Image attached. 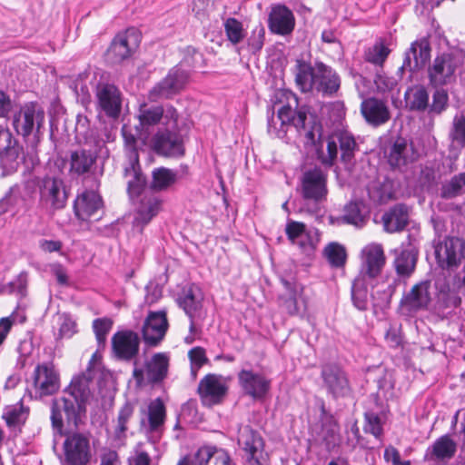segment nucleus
<instances>
[{
	"label": "nucleus",
	"instance_id": "obj_1",
	"mask_svg": "<svg viewBox=\"0 0 465 465\" xmlns=\"http://www.w3.org/2000/svg\"><path fill=\"white\" fill-rule=\"evenodd\" d=\"M90 380L84 375L74 377L64 394L53 401L51 407L52 427L62 435L64 422L70 428H77L85 413V402L90 395Z\"/></svg>",
	"mask_w": 465,
	"mask_h": 465
},
{
	"label": "nucleus",
	"instance_id": "obj_2",
	"mask_svg": "<svg viewBox=\"0 0 465 465\" xmlns=\"http://www.w3.org/2000/svg\"><path fill=\"white\" fill-rule=\"evenodd\" d=\"M127 193L134 205V226L141 231L163 210V201L154 192L146 188V180L133 162L124 168Z\"/></svg>",
	"mask_w": 465,
	"mask_h": 465
},
{
	"label": "nucleus",
	"instance_id": "obj_3",
	"mask_svg": "<svg viewBox=\"0 0 465 465\" xmlns=\"http://www.w3.org/2000/svg\"><path fill=\"white\" fill-rule=\"evenodd\" d=\"M295 82L303 93L316 91L323 95H333L341 86V78L338 73L320 61H316L312 64L297 60Z\"/></svg>",
	"mask_w": 465,
	"mask_h": 465
},
{
	"label": "nucleus",
	"instance_id": "obj_4",
	"mask_svg": "<svg viewBox=\"0 0 465 465\" xmlns=\"http://www.w3.org/2000/svg\"><path fill=\"white\" fill-rule=\"evenodd\" d=\"M278 119L281 121L282 128L276 131V135L283 138L287 129L283 127H293L300 136L305 138L306 144H316L317 142L322 143L321 127L313 123L312 125L306 124V113L300 110L294 112L291 105H284L278 111Z\"/></svg>",
	"mask_w": 465,
	"mask_h": 465
},
{
	"label": "nucleus",
	"instance_id": "obj_5",
	"mask_svg": "<svg viewBox=\"0 0 465 465\" xmlns=\"http://www.w3.org/2000/svg\"><path fill=\"white\" fill-rule=\"evenodd\" d=\"M462 64L460 57L451 53L437 55L428 67L430 84L434 88L448 86L457 80V71Z\"/></svg>",
	"mask_w": 465,
	"mask_h": 465
},
{
	"label": "nucleus",
	"instance_id": "obj_6",
	"mask_svg": "<svg viewBox=\"0 0 465 465\" xmlns=\"http://www.w3.org/2000/svg\"><path fill=\"white\" fill-rule=\"evenodd\" d=\"M38 207L44 212L54 214L65 207L68 193L62 179L45 177L38 182Z\"/></svg>",
	"mask_w": 465,
	"mask_h": 465
},
{
	"label": "nucleus",
	"instance_id": "obj_7",
	"mask_svg": "<svg viewBox=\"0 0 465 465\" xmlns=\"http://www.w3.org/2000/svg\"><path fill=\"white\" fill-rule=\"evenodd\" d=\"M338 143L341 150V159L349 163L354 158L358 145L353 135L348 132H340L326 140V151L318 148V156L321 162L326 165H331L338 154Z\"/></svg>",
	"mask_w": 465,
	"mask_h": 465
},
{
	"label": "nucleus",
	"instance_id": "obj_8",
	"mask_svg": "<svg viewBox=\"0 0 465 465\" xmlns=\"http://www.w3.org/2000/svg\"><path fill=\"white\" fill-rule=\"evenodd\" d=\"M178 112L172 105H148L142 104L138 111V119L143 128H149L157 124L164 127L175 129L178 121Z\"/></svg>",
	"mask_w": 465,
	"mask_h": 465
},
{
	"label": "nucleus",
	"instance_id": "obj_9",
	"mask_svg": "<svg viewBox=\"0 0 465 465\" xmlns=\"http://www.w3.org/2000/svg\"><path fill=\"white\" fill-rule=\"evenodd\" d=\"M44 122V110L36 104L29 103L14 114L12 124L18 134L26 137L35 131L38 133Z\"/></svg>",
	"mask_w": 465,
	"mask_h": 465
},
{
	"label": "nucleus",
	"instance_id": "obj_10",
	"mask_svg": "<svg viewBox=\"0 0 465 465\" xmlns=\"http://www.w3.org/2000/svg\"><path fill=\"white\" fill-rule=\"evenodd\" d=\"M189 80L188 71L180 66L172 68L167 75L160 81L149 93L150 99H168L180 93Z\"/></svg>",
	"mask_w": 465,
	"mask_h": 465
},
{
	"label": "nucleus",
	"instance_id": "obj_11",
	"mask_svg": "<svg viewBox=\"0 0 465 465\" xmlns=\"http://www.w3.org/2000/svg\"><path fill=\"white\" fill-rule=\"evenodd\" d=\"M170 359L167 354L163 352L155 353L145 363V368L134 369V378L139 385L145 381L150 384H159L168 375Z\"/></svg>",
	"mask_w": 465,
	"mask_h": 465
},
{
	"label": "nucleus",
	"instance_id": "obj_12",
	"mask_svg": "<svg viewBox=\"0 0 465 465\" xmlns=\"http://www.w3.org/2000/svg\"><path fill=\"white\" fill-rule=\"evenodd\" d=\"M323 388L333 399L345 398L351 392L346 372L338 365L326 364L321 373Z\"/></svg>",
	"mask_w": 465,
	"mask_h": 465
},
{
	"label": "nucleus",
	"instance_id": "obj_13",
	"mask_svg": "<svg viewBox=\"0 0 465 465\" xmlns=\"http://www.w3.org/2000/svg\"><path fill=\"white\" fill-rule=\"evenodd\" d=\"M435 256L442 269L457 268L465 257V242L458 237L446 238L436 245Z\"/></svg>",
	"mask_w": 465,
	"mask_h": 465
},
{
	"label": "nucleus",
	"instance_id": "obj_14",
	"mask_svg": "<svg viewBox=\"0 0 465 465\" xmlns=\"http://www.w3.org/2000/svg\"><path fill=\"white\" fill-rule=\"evenodd\" d=\"M327 175L320 169L314 168L305 172L302 179V193L304 199L320 203L326 199Z\"/></svg>",
	"mask_w": 465,
	"mask_h": 465
},
{
	"label": "nucleus",
	"instance_id": "obj_15",
	"mask_svg": "<svg viewBox=\"0 0 465 465\" xmlns=\"http://www.w3.org/2000/svg\"><path fill=\"white\" fill-rule=\"evenodd\" d=\"M238 382L244 394L253 400H262L271 390V380L252 370H242L238 373Z\"/></svg>",
	"mask_w": 465,
	"mask_h": 465
},
{
	"label": "nucleus",
	"instance_id": "obj_16",
	"mask_svg": "<svg viewBox=\"0 0 465 465\" xmlns=\"http://www.w3.org/2000/svg\"><path fill=\"white\" fill-rule=\"evenodd\" d=\"M285 233L292 244L308 253L315 249L319 242L318 231L308 230L306 225L301 222L289 221L285 226Z\"/></svg>",
	"mask_w": 465,
	"mask_h": 465
},
{
	"label": "nucleus",
	"instance_id": "obj_17",
	"mask_svg": "<svg viewBox=\"0 0 465 465\" xmlns=\"http://www.w3.org/2000/svg\"><path fill=\"white\" fill-rule=\"evenodd\" d=\"M153 146L158 153L165 156L183 155V140L178 132V124L175 129L165 127L164 131H159L153 137Z\"/></svg>",
	"mask_w": 465,
	"mask_h": 465
},
{
	"label": "nucleus",
	"instance_id": "obj_18",
	"mask_svg": "<svg viewBox=\"0 0 465 465\" xmlns=\"http://www.w3.org/2000/svg\"><path fill=\"white\" fill-rule=\"evenodd\" d=\"M0 160L2 164L9 169L17 168L24 160L23 148L9 129L4 125H0Z\"/></svg>",
	"mask_w": 465,
	"mask_h": 465
},
{
	"label": "nucleus",
	"instance_id": "obj_19",
	"mask_svg": "<svg viewBox=\"0 0 465 465\" xmlns=\"http://www.w3.org/2000/svg\"><path fill=\"white\" fill-rule=\"evenodd\" d=\"M65 460L69 465H85L91 458L89 440L79 433L68 436L64 443Z\"/></svg>",
	"mask_w": 465,
	"mask_h": 465
},
{
	"label": "nucleus",
	"instance_id": "obj_20",
	"mask_svg": "<svg viewBox=\"0 0 465 465\" xmlns=\"http://www.w3.org/2000/svg\"><path fill=\"white\" fill-rule=\"evenodd\" d=\"M268 27L274 35L282 36L291 35L295 27V16L292 11L285 5H272L268 15Z\"/></svg>",
	"mask_w": 465,
	"mask_h": 465
},
{
	"label": "nucleus",
	"instance_id": "obj_21",
	"mask_svg": "<svg viewBox=\"0 0 465 465\" xmlns=\"http://www.w3.org/2000/svg\"><path fill=\"white\" fill-rule=\"evenodd\" d=\"M140 338L133 331H120L112 337V349L114 356L123 361H131L139 352Z\"/></svg>",
	"mask_w": 465,
	"mask_h": 465
},
{
	"label": "nucleus",
	"instance_id": "obj_22",
	"mask_svg": "<svg viewBox=\"0 0 465 465\" xmlns=\"http://www.w3.org/2000/svg\"><path fill=\"white\" fill-rule=\"evenodd\" d=\"M361 276L369 279L376 278L385 265V254L381 244L371 242L361 251Z\"/></svg>",
	"mask_w": 465,
	"mask_h": 465
},
{
	"label": "nucleus",
	"instance_id": "obj_23",
	"mask_svg": "<svg viewBox=\"0 0 465 465\" xmlns=\"http://www.w3.org/2000/svg\"><path fill=\"white\" fill-rule=\"evenodd\" d=\"M34 387L39 397L52 395L59 390V375L53 365L36 366L34 371Z\"/></svg>",
	"mask_w": 465,
	"mask_h": 465
},
{
	"label": "nucleus",
	"instance_id": "obj_24",
	"mask_svg": "<svg viewBox=\"0 0 465 465\" xmlns=\"http://www.w3.org/2000/svg\"><path fill=\"white\" fill-rule=\"evenodd\" d=\"M98 105L109 117L119 115L122 106V98L119 89L112 84L100 83L95 93Z\"/></svg>",
	"mask_w": 465,
	"mask_h": 465
},
{
	"label": "nucleus",
	"instance_id": "obj_25",
	"mask_svg": "<svg viewBox=\"0 0 465 465\" xmlns=\"http://www.w3.org/2000/svg\"><path fill=\"white\" fill-rule=\"evenodd\" d=\"M227 392V386L222 377L215 374L206 375L199 383L198 393L203 403L213 406L220 403Z\"/></svg>",
	"mask_w": 465,
	"mask_h": 465
},
{
	"label": "nucleus",
	"instance_id": "obj_26",
	"mask_svg": "<svg viewBox=\"0 0 465 465\" xmlns=\"http://www.w3.org/2000/svg\"><path fill=\"white\" fill-rule=\"evenodd\" d=\"M178 303L190 318V333L193 334L196 331L194 320L200 316L203 307V294L201 289L193 284L187 289H184L182 295L178 298Z\"/></svg>",
	"mask_w": 465,
	"mask_h": 465
},
{
	"label": "nucleus",
	"instance_id": "obj_27",
	"mask_svg": "<svg viewBox=\"0 0 465 465\" xmlns=\"http://www.w3.org/2000/svg\"><path fill=\"white\" fill-rule=\"evenodd\" d=\"M168 328L163 311L150 312L143 326V338L146 344L156 346L164 337Z\"/></svg>",
	"mask_w": 465,
	"mask_h": 465
},
{
	"label": "nucleus",
	"instance_id": "obj_28",
	"mask_svg": "<svg viewBox=\"0 0 465 465\" xmlns=\"http://www.w3.org/2000/svg\"><path fill=\"white\" fill-rule=\"evenodd\" d=\"M103 205L102 197L96 191L84 190L74 200V210L78 219L88 221L99 213Z\"/></svg>",
	"mask_w": 465,
	"mask_h": 465
},
{
	"label": "nucleus",
	"instance_id": "obj_29",
	"mask_svg": "<svg viewBox=\"0 0 465 465\" xmlns=\"http://www.w3.org/2000/svg\"><path fill=\"white\" fill-rule=\"evenodd\" d=\"M361 112L365 121L374 127L382 125L391 119L387 103L374 97L364 99L361 102Z\"/></svg>",
	"mask_w": 465,
	"mask_h": 465
},
{
	"label": "nucleus",
	"instance_id": "obj_30",
	"mask_svg": "<svg viewBox=\"0 0 465 465\" xmlns=\"http://www.w3.org/2000/svg\"><path fill=\"white\" fill-rule=\"evenodd\" d=\"M213 457L221 465H235L227 451L213 446L200 448L193 456L183 458L177 465H208Z\"/></svg>",
	"mask_w": 465,
	"mask_h": 465
},
{
	"label": "nucleus",
	"instance_id": "obj_31",
	"mask_svg": "<svg viewBox=\"0 0 465 465\" xmlns=\"http://www.w3.org/2000/svg\"><path fill=\"white\" fill-rule=\"evenodd\" d=\"M97 153L90 150L77 149L70 153L69 174L80 176L91 173L95 167Z\"/></svg>",
	"mask_w": 465,
	"mask_h": 465
},
{
	"label": "nucleus",
	"instance_id": "obj_32",
	"mask_svg": "<svg viewBox=\"0 0 465 465\" xmlns=\"http://www.w3.org/2000/svg\"><path fill=\"white\" fill-rule=\"evenodd\" d=\"M237 442L245 458L264 452L263 439L249 425L239 428Z\"/></svg>",
	"mask_w": 465,
	"mask_h": 465
},
{
	"label": "nucleus",
	"instance_id": "obj_33",
	"mask_svg": "<svg viewBox=\"0 0 465 465\" xmlns=\"http://www.w3.org/2000/svg\"><path fill=\"white\" fill-rule=\"evenodd\" d=\"M430 282H420L415 284L401 299V306L409 312H416L428 306L430 297Z\"/></svg>",
	"mask_w": 465,
	"mask_h": 465
},
{
	"label": "nucleus",
	"instance_id": "obj_34",
	"mask_svg": "<svg viewBox=\"0 0 465 465\" xmlns=\"http://www.w3.org/2000/svg\"><path fill=\"white\" fill-rule=\"evenodd\" d=\"M430 56V48L422 42L415 41L406 51L402 65L399 68L400 77L405 70L411 72L417 70L420 66L425 64Z\"/></svg>",
	"mask_w": 465,
	"mask_h": 465
},
{
	"label": "nucleus",
	"instance_id": "obj_35",
	"mask_svg": "<svg viewBox=\"0 0 465 465\" xmlns=\"http://www.w3.org/2000/svg\"><path fill=\"white\" fill-rule=\"evenodd\" d=\"M128 33L117 35L106 53V59L112 64H120L129 58L135 48V43L131 42Z\"/></svg>",
	"mask_w": 465,
	"mask_h": 465
},
{
	"label": "nucleus",
	"instance_id": "obj_36",
	"mask_svg": "<svg viewBox=\"0 0 465 465\" xmlns=\"http://www.w3.org/2000/svg\"><path fill=\"white\" fill-rule=\"evenodd\" d=\"M417 157L418 154L412 144L403 138H398L391 149L389 163L392 167L400 168L409 163H412Z\"/></svg>",
	"mask_w": 465,
	"mask_h": 465
},
{
	"label": "nucleus",
	"instance_id": "obj_37",
	"mask_svg": "<svg viewBox=\"0 0 465 465\" xmlns=\"http://www.w3.org/2000/svg\"><path fill=\"white\" fill-rule=\"evenodd\" d=\"M408 220V208L403 204L395 205L382 215L383 227L388 232L403 230Z\"/></svg>",
	"mask_w": 465,
	"mask_h": 465
},
{
	"label": "nucleus",
	"instance_id": "obj_38",
	"mask_svg": "<svg viewBox=\"0 0 465 465\" xmlns=\"http://www.w3.org/2000/svg\"><path fill=\"white\" fill-rule=\"evenodd\" d=\"M341 219L345 223L362 228L369 220V213L363 203L351 202L345 205Z\"/></svg>",
	"mask_w": 465,
	"mask_h": 465
},
{
	"label": "nucleus",
	"instance_id": "obj_39",
	"mask_svg": "<svg viewBox=\"0 0 465 465\" xmlns=\"http://www.w3.org/2000/svg\"><path fill=\"white\" fill-rule=\"evenodd\" d=\"M406 106L411 111L423 112L429 108V94L422 85H414L405 92Z\"/></svg>",
	"mask_w": 465,
	"mask_h": 465
},
{
	"label": "nucleus",
	"instance_id": "obj_40",
	"mask_svg": "<svg viewBox=\"0 0 465 465\" xmlns=\"http://www.w3.org/2000/svg\"><path fill=\"white\" fill-rule=\"evenodd\" d=\"M165 418L166 410L163 401L160 398L152 401L147 410L148 430L159 431L164 424Z\"/></svg>",
	"mask_w": 465,
	"mask_h": 465
},
{
	"label": "nucleus",
	"instance_id": "obj_41",
	"mask_svg": "<svg viewBox=\"0 0 465 465\" xmlns=\"http://www.w3.org/2000/svg\"><path fill=\"white\" fill-rule=\"evenodd\" d=\"M321 438L328 451L334 450L340 444V428L333 417L330 416L324 419Z\"/></svg>",
	"mask_w": 465,
	"mask_h": 465
},
{
	"label": "nucleus",
	"instance_id": "obj_42",
	"mask_svg": "<svg viewBox=\"0 0 465 465\" xmlns=\"http://www.w3.org/2000/svg\"><path fill=\"white\" fill-rule=\"evenodd\" d=\"M455 451L456 445L454 441L448 435H445L438 439L431 449L427 450L425 458L428 460H442L452 457Z\"/></svg>",
	"mask_w": 465,
	"mask_h": 465
},
{
	"label": "nucleus",
	"instance_id": "obj_43",
	"mask_svg": "<svg viewBox=\"0 0 465 465\" xmlns=\"http://www.w3.org/2000/svg\"><path fill=\"white\" fill-rule=\"evenodd\" d=\"M177 181V172L165 168H155L152 172V182L150 190L164 191L174 184Z\"/></svg>",
	"mask_w": 465,
	"mask_h": 465
},
{
	"label": "nucleus",
	"instance_id": "obj_44",
	"mask_svg": "<svg viewBox=\"0 0 465 465\" xmlns=\"http://www.w3.org/2000/svg\"><path fill=\"white\" fill-rule=\"evenodd\" d=\"M465 193V172L452 176L445 181L440 189V197L453 199Z\"/></svg>",
	"mask_w": 465,
	"mask_h": 465
},
{
	"label": "nucleus",
	"instance_id": "obj_45",
	"mask_svg": "<svg viewBox=\"0 0 465 465\" xmlns=\"http://www.w3.org/2000/svg\"><path fill=\"white\" fill-rule=\"evenodd\" d=\"M368 287L367 277L359 275L352 282L351 300L353 305L360 311L368 308Z\"/></svg>",
	"mask_w": 465,
	"mask_h": 465
},
{
	"label": "nucleus",
	"instance_id": "obj_46",
	"mask_svg": "<svg viewBox=\"0 0 465 465\" xmlns=\"http://www.w3.org/2000/svg\"><path fill=\"white\" fill-rule=\"evenodd\" d=\"M370 198L378 203L388 202L393 197V186L390 180L385 179L383 182L372 183L368 187Z\"/></svg>",
	"mask_w": 465,
	"mask_h": 465
},
{
	"label": "nucleus",
	"instance_id": "obj_47",
	"mask_svg": "<svg viewBox=\"0 0 465 465\" xmlns=\"http://www.w3.org/2000/svg\"><path fill=\"white\" fill-rule=\"evenodd\" d=\"M416 256L411 250H402L395 257L394 267L399 275L409 277L415 270Z\"/></svg>",
	"mask_w": 465,
	"mask_h": 465
},
{
	"label": "nucleus",
	"instance_id": "obj_48",
	"mask_svg": "<svg viewBox=\"0 0 465 465\" xmlns=\"http://www.w3.org/2000/svg\"><path fill=\"white\" fill-rule=\"evenodd\" d=\"M282 282L289 293L287 296L281 297V306L290 315H296L300 312L297 294L301 291V288L289 281L282 280Z\"/></svg>",
	"mask_w": 465,
	"mask_h": 465
},
{
	"label": "nucleus",
	"instance_id": "obj_49",
	"mask_svg": "<svg viewBox=\"0 0 465 465\" xmlns=\"http://www.w3.org/2000/svg\"><path fill=\"white\" fill-rule=\"evenodd\" d=\"M324 255L328 262L333 267H342L346 262V251L345 248L336 242L328 244L324 249Z\"/></svg>",
	"mask_w": 465,
	"mask_h": 465
},
{
	"label": "nucleus",
	"instance_id": "obj_50",
	"mask_svg": "<svg viewBox=\"0 0 465 465\" xmlns=\"http://www.w3.org/2000/svg\"><path fill=\"white\" fill-rule=\"evenodd\" d=\"M56 324L58 326L57 339H69L76 332V323L68 314H57Z\"/></svg>",
	"mask_w": 465,
	"mask_h": 465
},
{
	"label": "nucleus",
	"instance_id": "obj_51",
	"mask_svg": "<svg viewBox=\"0 0 465 465\" xmlns=\"http://www.w3.org/2000/svg\"><path fill=\"white\" fill-rule=\"evenodd\" d=\"M224 31L227 39L232 44L237 45L242 42L245 36L242 24L235 18L230 17L224 22Z\"/></svg>",
	"mask_w": 465,
	"mask_h": 465
},
{
	"label": "nucleus",
	"instance_id": "obj_52",
	"mask_svg": "<svg viewBox=\"0 0 465 465\" xmlns=\"http://www.w3.org/2000/svg\"><path fill=\"white\" fill-rule=\"evenodd\" d=\"M390 52V49L382 43H377L366 51L365 60L374 65L381 67Z\"/></svg>",
	"mask_w": 465,
	"mask_h": 465
},
{
	"label": "nucleus",
	"instance_id": "obj_53",
	"mask_svg": "<svg viewBox=\"0 0 465 465\" xmlns=\"http://www.w3.org/2000/svg\"><path fill=\"white\" fill-rule=\"evenodd\" d=\"M134 408L133 404H131L130 402H126L119 411L117 417V424L115 427V434L118 438H121L122 435H124V432L126 431L127 423L134 414Z\"/></svg>",
	"mask_w": 465,
	"mask_h": 465
},
{
	"label": "nucleus",
	"instance_id": "obj_54",
	"mask_svg": "<svg viewBox=\"0 0 465 465\" xmlns=\"http://www.w3.org/2000/svg\"><path fill=\"white\" fill-rule=\"evenodd\" d=\"M27 282V274L21 272L14 281L3 286V292L24 297L26 292Z\"/></svg>",
	"mask_w": 465,
	"mask_h": 465
},
{
	"label": "nucleus",
	"instance_id": "obj_55",
	"mask_svg": "<svg viewBox=\"0 0 465 465\" xmlns=\"http://www.w3.org/2000/svg\"><path fill=\"white\" fill-rule=\"evenodd\" d=\"M449 95L447 91L436 88L432 95V104L429 105L430 113L440 114L448 106Z\"/></svg>",
	"mask_w": 465,
	"mask_h": 465
},
{
	"label": "nucleus",
	"instance_id": "obj_56",
	"mask_svg": "<svg viewBox=\"0 0 465 465\" xmlns=\"http://www.w3.org/2000/svg\"><path fill=\"white\" fill-rule=\"evenodd\" d=\"M188 356L191 361V371L195 378L197 371L208 361L205 351L202 347H194L189 351Z\"/></svg>",
	"mask_w": 465,
	"mask_h": 465
},
{
	"label": "nucleus",
	"instance_id": "obj_57",
	"mask_svg": "<svg viewBox=\"0 0 465 465\" xmlns=\"http://www.w3.org/2000/svg\"><path fill=\"white\" fill-rule=\"evenodd\" d=\"M450 138L460 145H465V116L456 115L453 119Z\"/></svg>",
	"mask_w": 465,
	"mask_h": 465
},
{
	"label": "nucleus",
	"instance_id": "obj_58",
	"mask_svg": "<svg viewBox=\"0 0 465 465\" xmlns=\"http://www.w3.org/2000/svg\"><path fill=\"white\" fill-rule=\"evenodd\" d=\"M3 418L8 426H15L25 419V413L21 406H11L5 409Z\"/></svg>",
	"mask_w": 465,
	"mask_h": 465
},
{
	"label": "nucleus",
	"instance_id": "obj_59",
	"mask_svg": "<svg viewBox=\"0 0 465 465\" xmlns=\"http://www.w3.org/2000/svg\"><path fill=\"white\" fill-rule=\"evenodd\" d=\"M112 321L109 319H96L93 322L94 331L99 344H104L106 341V336L112 328Z\"/></svg>",
	"mask_w": 465,
	"mask_h": 465
},
{
	"label": "nucleus",
	"instance_id": "obj_60",
	"mask_svg": "<svg viewBox=\"0 0 465 465\" xmlns=\"http://www.w3.org/2000/svg\"><path fill=\"white\" fill-rule=\"evenodd\" d=\"M397 80L394 77L386 75L381 70L377 72L374 84L379 92L385 93L393 90L397 85Z\"/></svg>",
	"mask_w": 465,
	"mask_h": 465
},
{
	"label": "nucleus",
	"instance_id": "obj_61",
	"mask_svg": "<svg viewBox=\"0 0 465 465\" xmlns=\"http://www.w3.org/2000/svg\"><path fill=\"white\" fill-rule=\"evenodd\" d=\"M365 419L367 421L365 431L371 433L376 438L380 437L382 431L380 418L374 413H366Z\"/></svg>",
	"mask_w": 465,
	"mask_h": 465
},
{
	"label": "nucleus",
	"instance_id": "obj_62",
	"mask_svg": "<svg viewBox=\"0 0 465 465\" xmlns=\"http://www.w3.org/2000/svg\"><path fill=\"white\" fill-rule=\"evenodd\" d=\"M264 41V29L258 28L252 31L248 40L249 46L253 52H258L262 48Z\"/></svg>",
	"mask_w": 465,
	"mask_h": 465
},
{
	"label": "nucleus",
	"instance_id": "obj_63",
	"mask_svg": "<svg viewBox=\"0 0 465 465\" xmlns=\"http://www.w3.org/2000/svg\"><path fill=\"white\" fill-rule=\"evenodd\" d=\"M13 109V102L8 94L0 90V118H6Z\"/></svg>",
	"mask_w": 465,
	"mask_h": 465
},
{
	"label": "nucleus",
	"instance_id": "obj_64",
	"mask_svg": "<svg viewBox=\"0 0 465 465\" xmlns=\"http://www.w3.org/2000/svg\"><path fill=\"white\" fill-rule=\"evenodd\" d=\"M100 465H120L118 455L114 450H108L101 455Z\"/></svg>",
	"mask_w": 465,
	"mask_h": 465
}]
</instances>
